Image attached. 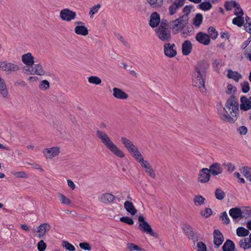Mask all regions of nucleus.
Listing matches in <instances>:
<instances>
[{"label": "nucleus", "instance_id": "obj_41", "mask_svg": "<svg viewBox=\"0 0 251 251\" xmlns=\"http://www.w3.org/2000/svg\"><path fill=\"white\" fill-rule=\"evenodd\" d=\"M153 8L160 7L163 4V0H146Z\"/></svg>", "mask_w": 251, "mask_h": 251}, {"label": "nucleus", "instance_id": "obj_52", "mask_svg": "<svg viewBox=\"0 0 251 251\" xmlns=\"http://www.w3.org/2000/svg\"><path fill=\"white\" fill-rule=\"evenodd\" d=\"M60 201L64 204L69 205L71 203V201L68 199L65 195L59 194Z\"/></svg>", "mask_w": 251, "mask_h": 251}, {"label": "nucleus", "instance_id": "obj_22", "mask_svg": "<svg viewBox=\"0 0 251 251\" xmlns=\"http://www.w3.org/2000/svg\"><path fill=\"white\" fill-rule=\"evenodd\" d=\"M113 96L114 98L120 100H126L128 95L122 89L114 87L113 89Z\"/></svg>", "mask_w": 251, "mask_h": 251}, {"label": "nucleus", "instance_id": "obj_11", "mask_svg": "<svg viewBox=\"0 0 251 251\" xmlns=\"http://www.w3.org/2000/svg\"><path fill=\"white\" fill-rule=\"evenodd\" d=\"M181 228L189 239L192 240L194 242L198 240V237H195L194 232L191 226L185 224L182 226Z\"/></svg>", "mask_w": 251, "mask_h": 251}, {"label": "nucleus", "instance_id": "obj_60", "mask_svg": "<svg viewBox=\"0 0 251 251\" xmlns=\"http://www.w3.org/2000/svg\"><path fill=\"white\" fill-rule=\"evenodd\" d=\"M46 244L43 240H40L37 244V248L39 251H44L46 248Z\"/></svg>", "mask_w": 251, "mask_h": 251}, {"label": "nucleus", "instance_id": "obj_20", "mask_svg": "<svg viewBox=\"0 0 251 251\" xmlns=\"http://www.w3.org/2000/svg\"><path fill=\"white\" fill-rule=\"evenodd\" d=\"M214 244L217 247L220 246L224 241V236L218 229H215L213 232Z\"/></svg>", "mask_w": 251, "mask_h": 251}, {"label": "nucleus", "instance_id": "obj_26", "mask_svg": "<svg viewBox=\"0 0 251 251\" xmlns=\"http://www.w3.org/2000/svg\"><path fill=\"white\" fill-rule=\"evenodd\" d=\"M192 50V45L189 40H185L182 45V53L184 55H188Z\"/></svg>", "mask_w": 251, "mask_h": 251}, {"label": "nucleus", "instance_id": "obj_57", "mask_svg": "<svg viewBox=\"0 0 251 251\" xmlns=\"http://www.w3.org/2000/svg\"><path fill=\"white\" fill-rule=\"evenodd\" d=\"M234 14L236 16H243L244 15V12L238 3L237 6L235 7Z\"/></svg>", "mask_w": 251, "mask_h": 251}, {"label": "nucleus", "instance_id": "obj_5", "mask_svg": "<svg viewBox=\"0 0 251 251\" xmlns=\"http://www.w3.org/2000/svg\"><path fill=\"white\" fill-rule=\"evenodd\" d=\"M157 37L162 41H170L171 39V32L168 28L163 27L162 25L159 26L156 30Z\"/></svg>", "mask_w": 251, "mask_h": 251}, {"label": "nucleus", "instance_id": "obj_29", "mask_svg": "<svg viewBox=\"0 0 251 251\" xmlns=\"http://www.w3.org/2000/svg\"><path fill=\"white\" fill-rule=\"evenodd\" d=\"M227 76L229 78L234 80L236 82H238L242 77V75L237 72L233 71L231 70H228Z\"/></svg>", "mask_w": 251, "mask_h": 251}, {"label": "nucleus", "instance_id": "obj_28", "mask_svg": "<svg viewBox=\"0 0 251 251\" xmlns=\"http://www.w3.org/2000/svg\"><path fill=\"white\" fill-rule=\"evenodd\" d=\"M240 109L244 111H248L251 109V104L248 101L247 98L245 96H242L240 98Z\"/></svg>", "mask_w": 251, "mask_h": 251}, {"label": "nucleus", "instance_id": "obj_10", "mask_svg": "<svg viewBox=\"0 0 251 251\" xmlns=\"http://www.w3.org/2000/svg\"><path fill=\"white\" fill-rule=\"evenodd\" d=\"M210 176L211 175L208 169L203 168L199 171L198 180L201 183H206L209 180Z\"/></svg>", "mask_w": 251, "mask_h": 251}, {"label": "nucleus", "instance_id": "obj_15", "mask_svg": "<svg viewBox=\"0 0 251 251\" xmlns=\"http://www.w3.org/2000/svg\"><path fill=\"white\" fill-rule=\"evenodd\" d=\"M51 228V226L48 223H44L40 225L37 228L36 236L39 238H42L44 235Z\"/></svg>", "mask_w": 251, "mask_h": 251}, {"label": "nucleus", "instance_id": "obj_7", "mask_svg": "<svg viewBox=\"0 0 251 251\" xmlns=\"http://www.w3.org/2000/svg\"><path fill=\"white\" fill-rule=\"evenodd\" d=\"M60 18L63 21L70 22L76 18V13L68 8L61 10L59 14Z\"/></svg>", "mask_w": 251, "mask_h": 251}, {"label": "nucleus", "instance_id": "obj_38", "mask_svg": "<svg viewBox=\"0 0 251 251\" xmlns=\"http://www.w3.org/2000/svg\"><path fill=\"white\" fill-rule=\"evenodd\" d=\"M244 23V19L243 16H236L232 20V24L241 27Z\"/></svg>", "mask_w": 251, "mask_h": 251}, {"label": "nucleus", "instance_id": "obj_35", "mask_svg": "<svg viewBox=\"0 0 251 251\" xmlns=\"http://www.w3.org/2000/svg\"><path fill=\"white\" fill-rule=\"evenodd\" d=\"M203 16L201 13H197L193 19V25L196 27H199L202 23Z\"/></svg>", "mask_w": 251, "mask_h": 251}, {"label": "nucleus", "instance_id": "obj_50", "mask_svg": "<svg viewBox=\"0 0 251 251\" xmlns=\"http://www.w3.org/2000/svg\"><path fill=\"white\" fill-rule=\"evenodd\" d=\"M62 247L70 251H74L75 250V247L66 241H63Z\"/></svg>", "mask_w": 251, "mask_h": 251}, {"label": "nucleus", "instance_id": "obj_43", "mask_svg": "<svg viewBox=\"0 0 251 251\" xmlns=\"http://www.w3.org/2000/svg\"><path fill=\"white\" fill-rule=\"evenodd\" d=\"M238 3L235 1L231 0L230 1H226L225 3V7L226 10H231L233 8L237 6Z\"/></svg>", "mask_w": 251, "mask_h": 251}, {"label": "nucleus", "instance_id": "obj_53", "mask_svg": "<svg viewBox=\"0 0 251 251\" xmlns=\"http://www.w3.org/2000/svg\"><path fill=\"white\" fill-rule=\"evenodd\" d=\"M120 221L129 225H132L134 224L133 220L128 217H121Z\"/></svg>", "mask_w": 251, "mask_h": 251}, {"label": "nucleus", "instance_id": "obj_63", "mask_svg": "<svg viewBox=\"0 0 251 251\" xmlns=\"http://www.w3.org/2000/svg\"><path fill=\"white\" fill-rule=\"evenodd\" d=\"M191 10V7L186 5L184 7L183 9V12L185 13L184 15H186L188 17V15L190 13Z\"/></svg>", "mask_w": 251, "mask_h": 251}, {"label": "nucleus", "instance_id": "obj_3", "mask_svg": "<svg viewBox=\"0 0 251 251\" xmlns=\"http://www.w3.org/2000/svg\"><path fill=\"white\" fill-rule=\"evenodd\" d=\"M138 220L139 222L138 228L140 231L154 237H157V233L153 231L150 225L145 221V218L143 216H139Z\"/></svg>", "mask_w": 251, "mask_h": 251}, {"label": "nucleus", "instance_id": "obj_36", "mask_svg": "<svg viewBox=\"0 0 251 251\" xmlns=\"http://www.w3.org/2000/svg\"><path fill=\"white\" fill-rule=\"evenodd\" d=\"M130 153L133 156L134 159L138 162H140L141 161H142V160L144 159L142 154L139 151L138 148L133 151Z\"/></svg>", "mask_w": 251, "mask_h": 251}, {"label": "nucleus", "instance_id": "obj_12", "mask_svg": "<svg viewBox=\"0 0 251 251\" xmlns=\"http://www.w3.org/2000/svg\"><path fill=\"white\" fill-rule=\"evenodd\" d=\"M196 40L199 43L205 46L208 45L210 43L209 35L202 32H199L197 33Z\"/></svg>", "mask_w": 251, "mask_h": 251}, {"label": "nucleus", "instance_id": "obj_56", "mask_svg": "<svg viewBox=\"0 0 251 251\" xmlns=\"http://www.w3.org/2000/svg\"><path fill=\"white\" fill-rule=\"evenodd\" d=\"M212 213V210L209 208H205L203 211H201V215L205 218L209 217Z\"/></svg>", "mask_w": 251, "mask_h": 251}, {"label": "nucleus", "instance_id": "obj_16", "mask_svg": "<svg viewBox=\"0 0 251 251\" xmlns=\"http://www.w3.org/2000/svg\"><path fill=\"white\" fill-rule=\"evenodd\" d=\"M184 2L185 0H175L169 7V14L173 15L175 14L177 10L184 5Z\"/></svg>", "mask_w": 251, "mask_h": 251}, {"label": "nucleus", "instance_id": "obj_44", "mask_svg": "<svg viewBox=\"0 0 251 251\" xmlns=\"http://www.w3.org/2000/svg\"><path fill=\"white\" fill-rule=\"evenodd\" d=\"M241 216L242 218H248L251 217V207H247L243 211L241 210Z\"/></svg>", "mask_w": 251, "mask_h": 251}, {"label": "nucleus", "instance_id": "obj_6", "mask_svg": "<svg viewBox=\"0 0 251 251\" xmlns=\"http://www.w3.org/2000/svg\"><path fill=\"white\" fill-rule=\"evenodd\" d=\"M208 67L209 64L206 61L201 60L198 62L195 67V73L196 75L205 77Z\"/></svg>", "mask_w": 251, "mask_h": 251}, {"label": "nucleus", "instance_id": "obj_17", "mask_svg": "<svg viewBox=\"0 0 251 251\" xmlns=\"http://www.w3.org/2000/svg\"><path fill=\"white\" fill-rule=\"evenodd\" d=\"M175 45L174 44H171L170 43L165 44L164 45V53L169 57H173L176 54V51L174 49Z\"/></svg>", "mask_w": 251, "mask_h": 251}, {"label": "nucleus", "instance_id": "obj_58", "mask_svg": "<svg viewBox=\"0 0 251 251\" xmlns=\"http://www.w3.org/2000/svg\"><path fill=\"white\" fill-rule=\"evenodd\" d=\"M100 6L101 5L100 4H98L97 5H95L94 6L92 7L89 12V15H90V16L92 17L93 15L97 13L99 9L100 8Z\"/></svg>", "mask_w": 251, "mask_h": 251}, {"label": "nucleus", "instance_id": "obj_27", "mask_svg": "<svg viewBox=\"0 0 251 251\" xmlns=\"http://www.w3.org/2000/svg\"><path fill=\"white\" fill-rule=\"evenodd\" d=\"M241 214V210L239 207L232 208L229 211V215L234 220L238 218L242 219Z\"/></svg>", "mask_w": 251, "mask_h": 251}, {"label": "nucleus", "instance_id": "obj_54", "mask_svg": "<svg viewBox=\"0 0 251 251\" xmlns=\"http://www.w3.org/2000/svg\"><path fill=\"white\" fill-rule=\"evenodd\" d=\"M212 65L214 71L218 72L221 67L222 66L221 61L216 59L214 60Z\"/></svg>", "mask_w": 251, "mask_h": 251}, {"label": "nucleus", "instance_id": "obj_21", "mask_svg": "<svg viewBox=\"0 0 251 251\" xmlns=\"http://www.w3.org/2000/svg\"><path fill=\"white\" fill-rule=\"evenodd\" d=\"M208 170L213 176H217L221 174L223 172L221 164L217 162L214 163L210 166Z\"/></svg>", "mask_w": 251, "mask_h": 251}, {"label": "nucleus", "instance_id": "obj_24", "mask_svg": "<svg viewBox=\"0 0 251 251\" xmlns=\"http://www.w3.org/2000/svg\"><path fill=\"white\" fill-rule=\"evenodd\" d=\"M160 22L159 15L156 12L151 13L150 16L149 25L151 27H156Z\"/></svg>", "mask_w": 251, "mask_h": 251}, {"label": "nucleus", "instance_id": "obj_62", "mask_svg": "<svg viewBox=\"0 0 251 251\" xmlns=\"http://www.w3.org/2000/svg\"><path fill=\"white\" fill-rule=\"evenodd\" d=\"M13 174L18 178H26L27 175L24 172H17L13 173Z\"/></svg>", "mask_w": 251, "mask_h": 251}, {"label": "nucleus", "instance_id": "obj_34", "mask_svg": "<svg viewBox=\"0 0 251 251\" xmlns=\"http://www.w3.org/2000/svg\"><path fill=\"white\" fill-rule=\"evenodd\" d=\"M241 172L243 173L244 176L251 182V168L244 167L241 169Z\"/></svg>", "mask_w": 251, "mask_h": 251}, {"label": "nucleus", "instance_id": "obj_39", "mask_svg": "<svg viewBox=\"0 0 251 251\" xmlns=\"http://www.w3.org/2000/svg\"><path fill=\"white\" fill-rule=\"evenodd\" d=\"M199 8L203 11H208L212 8V4L208 1H204L199 5Z\"/></svg>", "mask_w": 251, "mask_h": 251}, {"label": "nucleus", "instance_id": "obj_14", "mask_svg": "<svg viewBox=\"0 0 251 251\" xmlns=\"http://www.w3.org/2000/svg\"><path fill=\"white\" fill-rule=\"evenodd\" d=\"M30 75H43L45 72L43 69L42 64L40 63L34 64L31 66V69H28Z\"/></svg>", "mask_w": 251, "mask_h": 251}, {"label": "nucleus", "instance_id": "obj_33", "mask_svg": "<svg viewBox=\"0 0 251 251\" xmlns=\"http://www.w3.org/2000/svg\"><path fill=\"white\" fill-rule=\"evenodd\" d=\"M250 231L244 227L240 226L236 229V234L239 237H246L249 234Z\"/></svg>", "mask_w": 251, "mask_h": 251}, {"label": "nucleus", "instance_id": "obj_8", "mask_svg": "<svg viewBox=\"0 0 251 251\" xmlns=\"http://www.w3.org/2000/svg\"><path fill=\"white\" fill-rule=\"evenodd\" d=\"M0 69L5 72H16L20 69L17 64L7 61L0 62Z\"/></svg>", "mask_w": 251, "mask_h": 251}, {"label": "nucleus", "instance_id": "obj_42", "mask_svg": "<svg viewBox=\"0 0 251 251\" xmlns=\"http://www.w3.org/2000/svg\"><path fill=\"white\" fill-rule=\"evenodd\" d=\"M220 219L225 225H228L230 222V220L226 212H223L220 214Z\"/></svg>", "mask_w": 251, "mask_h": 251}, {"label": "nucleus", "instance_id": "obj_64", "mask_svg": "<svg viewBox=\"0 0 251 251\" xmlns=\"http://www.w3.org/2000/svg\"><path fill=\"white\" fill-rule=\"evenodd\" d=\"M244 27L247 32L251 34V22L250 23H245Z\"/></svg>", "mask_w": 251, "mask_h": 251}, {"label": "nucleus", "instance_id": "obj_30", "mask_svg": "<svg viewBox=\"0 0 251 251\" xmlns=\"http://www.w3.org/2000/svg\"><path fill=\"white\" fill-rule=\"evenodd\" d=\"M124 207L126 210L130 213L132 215H134L137 213V210L134 206L133 203L128 201H126L124 203Z\"/></svg>", "mask_w": 251, "mask_h": 251}, {"label": "nucleus", "instance_id": "obj_13", "mask_svg": "<svg viewBox=\"0 0 251 251\" xmlns=\"http://www.w3.org/2000/svg\"><path fill=\"white\" fill-rule=\"evenodd\" d=\"M139 163L141 167L145 170V172L150 176L153 178L155 177V172L148 161L143 159Z\"/></svg>", "mask_w": 251, "mask_h": 251}, {"label": "nucleus", "instance_id": "obj_31", "mask_svg": "<svg viewBox=\"0 0 251 251\" xmlns=\"http://www.w3.org/2000/svg\"><path fill=\"white\" fill-rule=\"evenodd\" d=\"M75 32L77 35L86 36L88 34V30L84 25H77L75 28Z\"/></svg>", "mask_w": 251, "mask_h": 251}, {"label": "nucleus", "instance_id": "obj_59", "mask_svg": "<svg viewBox=\"0 0 251 251\" xmlns=\"http://www.w3.org/2000/svg\"><path fill=\"white\" fill-rule=\"evenodd\" d=\"M237 131L241 135H245L247 133L248 128L246 126H242L238 127Z\"/></svg>", "mask_w": 251, "mask_h": 251}, {"label": "nucleus", "instance_id": "obj_51", "mask_svg": "<svg viewBox=\"0 0 251 251\" xmlns=\"http://www.w3.org/2000/svg\"><path fill=\"white\" fill-rule=\"evenodd\" d=\"M242 91L244 93H248L250 89L249 83L248 81H244L241 84Z\"/></svg>", "mask_w": 251, "mask_h": 251}, {"label": "nucleus", "instance_id": "obj_49", "mask_svg": "<svg viewBox=\"0 0 251 251\" xmlns=\"http://www.w3.org/2000/svg\"><path fill=\"white\" fill-rule=\"evenodd\" d=\"M127 248L130 251H141L142 249L139 247L138 246L133 244V243H128L127 244Z\"/></svg>", "mask_w": 251, "mask_h": 251}, {"label": "nucleus", "instance_id": "obj_4", "mask_svg": "<svg viewBox=\"0 0 251 251\" xmlns=\"http://www.w3.org/2000/svg\"><path fill=\"white\" fill-rule=\"evenodd\" d=\"M188 19L186 15H183L170 22L172 23V28L175 33H177L183 29L188 23Z\"/></svg>", "mask_w": 251, "mask_h": 251}, {"label": "nucleus", "instance_id": "obj_9", "mask_svg": "<svg viewBox=\"0 0 251 251\" xmlns=\"http://www.w3.org/2000/svg\"><path fill=\"white\" fill-rule=\"evenodd\" d=\"M60 152L59 147H54L50 148L45 149L43 153L47 159H51L59 155Z\"/></svg>", "mask_w": 251, "mask_h": 251}, {"label": "nucleus", "instance_id": "obj_1", "mask_svg": "<svg viewBox=\"0 0 251 251\" xmlns=\"http://www.w3.org/2000/svg\"><path fill=\"white\" fill-rule=\"evenodd\" d=\"M224 110L226 113H219L221 120L229 123H234L237 119L239 112V103L236 97L232 95L226 100Z\"/></svg>", "mask_w": 251, "mask_h": 251}, {"label": "nucleus", "instance_id": "obj_48", "mask_svg": "<svg viewBox=\"0 0 251 251\" xmlns=\"http://www.w3.org/2000/svg\"><path fill=\"white\" fill-rule=\"evenodd\" d=\"M39 87L40 89L46 90L50 87V83L47 80H44L40 82Z\"/></svg>", "mask_w": 251, "mask_h": 251}, {"label": "nucleus", "instance_id": "obj_19", "mask_svg": "<svg viewBox=\"0 0 251 251\" xmlns=\"http://www.w3.org/2000/svg\"><path fill=\"white\" fill-rule=\"evenodd\" d=\"M23 63L27 66H32L34 63V57L30 52L24 54L22 56Z\"/></svg>", "mask_w": 251, "mask_h": 251}, {"label": "nucleus", "instance_id": "obj_46", "mask_svg": "<svg viewBox=\"0 0 251 251\" xmlns=\"http://www.w3.org/2000/svg\"><path fill=\"white\" fill-rule=\"evenodd\" d=\"M215 196L217 199L222 200L225 198V193L222 189L217 188L216 189Z\"/></svg>", "mask_w": 251, "mask_h": 251}, {"label": "nucleus", "instance_id": "obj_37", "mask_svg": "<svg viewBox=\"0 0 251 251\" xmlns=\"http://www.w3.org/2000/svg\"><path fill=\"white\" fill-rule=\"evenodd\" d=\"M205 199L201 195H196L194 198V202L196 206H201L204 204Z\"/></svg>", "mask_w": 251, "mask_h": 251}, {"label": "nucleus", "instance_id": "obj_23", "mask_svg": "<svg viewBox=\"0 0 251 251\" xmlns=\"http://www.w3.org/2000/svg\"><path fill=\"white\" fill-rule=\"evenodd\" d=\"M239 247L244 250L251 248V233L249 237L241 239L239 242Z\"/></svg>", "mask_w": 251, "mask_h": 251}, {"label": "nucleus", "instance_id": "obj_45", "mask_svg": "<svg viewBox=\"0 0 251 251\" xmlns=\"http://www.w3.org/2000/svg\"><path fill=\"white\" fill-rule=\"evenodd\" d=\"M208 32L209 33V38L211 37L213 39H216L218 36V33L216 31V29L213 27L210 26L208 29Z\"/></svg>", "mask_w": 251, "mask_h": 251}, {"label": "nucleus", "instance_id": "obj_25", "mask_svg": "<svg viewBox=\"0 0 251 251\" xmlns=\"http://www.w3.org/2000/svg\"><path fill=\"white\" fill-rule=\"evenodd\" d=\"M115 198V196L113 194L106 193L101 195L100 200L102 203L108 204L113 202Z\"/></svg>", "mask_w": 251, "mask_h": 251}, {"label": "nucleus", "instance_id": "obj_47", "mask_svg": "<svg viewBox=\"0 0 251 251\" xmlns=\"http://www.w3.org/2000/svg\"><path fill=\"white\" fill-rule=\"evenodd\" d=\"M121 141L126 149H127L128 147H131V145L133 144V143L129 139L125 137H121Z\"/></svg>", "mask_w": 251, "mask_h": 251}, {"label": "nucleus", "instance_id": "obj_61", "mask_svg": "<svg viewBox=\"0 0 251 251\" xmlns=\"http://www.w3.org/2000/svg\"><path fill=\"white\" fill-rule=\"evenodd\" d=\"M79 246L81 249L85 251H90L91 249L90 245L87 242L80 243Z\"/></svg>", "mask_w": 251, "mask_h": 251}, {"label": "nucleus", "instance_id": "obj_55", "mask_svg": "<svg viewBox=\"0 0 251 251\" xmlns=\"http://www.w3.org/2000/svg\"><path fill=\"white\" fill-rule=\"evenodd\" d=\"M196 248L197 251H207V247L202 242L197 243Z\"/></svg>", "mask_w": 251, "mask_h": 251}, {"label": "nucleus", "instance_id": "obj_18", "mask_svg": "<svg viewBox=\"0 0 251 251\" xmlns=\"http://www.w3.org/2000/svg\"><path fill=\"white\" fill-rule=\"evenodd\" d=\"M205 77L202 75H196L194 73L192 84L193 85L198 88L204 87L205 86Z\"/></svg>", "mask_w": 251, "mask_h": 251}, {"label": "nucleus", "instance_id": "obj_32", "mask_svg": "<svg viewBox=\"0 0 251 251\" xmlns=\"http://www.w3.org/2000/svg\"><path fill=\"white\" fill-rule=\"evenodd\" d=\"M223 251H234L235 245L230 240H227L222 247Z\"/></svg>", "mask_w": 251, "mask_h": 251}, {"label": "nucleus", "instance_id": "obj_40", "mask_svg": "<svg viewBox=\"0 0 251 251\" xmlns=\"http://www.w3.org/2000/svg\"><path fill=\"white\" fill-rule=\"evenodd\" d=\"M88 80L90 83L95 85H100L101 83V80L97 76H91L88 78Z\"/></svg>", "mask_w": 251, "mask_h": 251}, {"label": "nucleus", "instance_id": "obj_2", "mask_svg": "<svg viewBox=\"0 0 251 251\" xmlns=\"http://www.w3.org/2000/svg\"><path fill=\"white\" fill-rule=\"evenodd\" d=\"M96 136L113 154L120 158H123L125 156L124 152L111 141L106 133L101 130H97Z\"/></svg>", "mask_w": 251, "mask_h": 251}]
</instances>
